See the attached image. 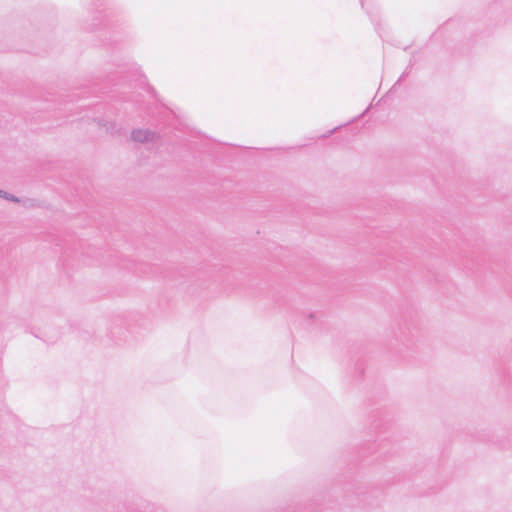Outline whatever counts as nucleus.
<instances>
[{
    "label": "nucleus",
    "instance_id": "f257e3e1",
    "mask_svg": "<svg viewBox=\"0 0 512 512\" xmlns=\"http://www.w3.org/2000/svg\"><path fill=\"white\" fill-rule=\"evenodd\" d=\"M131 139L138 143H149L159 139V134L149 129H134L131 132Z\"/></svg>",
    "mask_w": 512,
    "mask_h": 512
},
{
    "label": "nucleus",
    "instance_id": "f03ea898",
    "mask_svg": "<svg viewBox=\"0 0 512 512\" xmlns=\"http://www.w3.org/2000/svg\"><path fill=\"white\" fill-rule=\"evenodd\" d=\"M98 124L104 127L106 132L111 135L121 136L125 134V130L114 121L99 120Z\"/></svg>",
    "mask_w": 512,
    "mask_h": 512
},
{
    "label": "nucleus",
    "instance_id": "7ed1b4c3",
    "mask_svg": "<svg viewBox=\"0 0 512 512\" xmlns=\"http://www.w3.org/2000/svg\"><path fill=\"white\" fill-rule=\"evenodd\" d=\"M103 12H104L103 10H100V9H98V8H97V10H96V14L93 16V21H94V22H93L91 25L89 24V25L84 26V28H85L86 30H90V31H92V30H94L97 26H99L100 24H102V23H103V20L107 18V15H106V14L104 15V14H103Z\"/></svg>",
    "mask_w": 512,
    "mask_h": 512
},
{
    "label": "nucleus",
    "instance_id": "20e7f679",
    "mask_svg": "<svg viewBox=\"0 0 512 512\" xmlns=\"http://www.w3.org/2000/svg\"><path fill=\"white\" fill-rule=\"evenodd\" d=\"M412 66H413V60L411 59L410 60V63L409 65L407 66V68L405 69V71L402 73V75L399 77L397 83H399L400 81L404 80V78L409 74V72L411 71L412 69Z\"/></svg>",
    "mask_w": 512,
    "mask_h": 512
},
{
    "label": "nucleus",
    "instance_id": "39448f33",
    "mask_svg": "<svg viewBox=\"0 0 512 512\" xmlns=\"http://www.w3.org/2000/svg\"><path fill=\"white\" fill-rule=\"evenodd\" d=\"M4 198H5V199H8V200H10V201H13V202H18V201H19V199H18L16 196L11 195V194H9V193H8V196H7V197H4Z\"/></svg>",
    "mask_w": 512,
    "mask_h": 512
},
{
    "label": "nucleus",
    "instance_id": "423d86ee",
    "mask_svg": "<svg viewBox=\"0 0 512 512\" xmlns=\"http://www.w3.org/2000/svg\"><path fill=\"white\" fill-rule=\"evenodd\" d=\"M7 196H8L7 192L0 190V197H7Z\"/></svg>",
    "mask_w": 512,
    "mask_h": 512
},
{
    "label": "nucleus",
    "instance_id": "0eeeda50",
    "mask_svg": "<svg viewBox=\"0 0 512 512\" xmlns=\"http://www.w3.org/2000/svg\"><path fill=\"white\" fill-rule=\"evenodd\" d=\"M308 318H309V319H313V318H314V314H313V313H310V314L308 315Z\"/></svg>",
    "mask_w": 512,
    "mask_h": 512
}]
</instances>
